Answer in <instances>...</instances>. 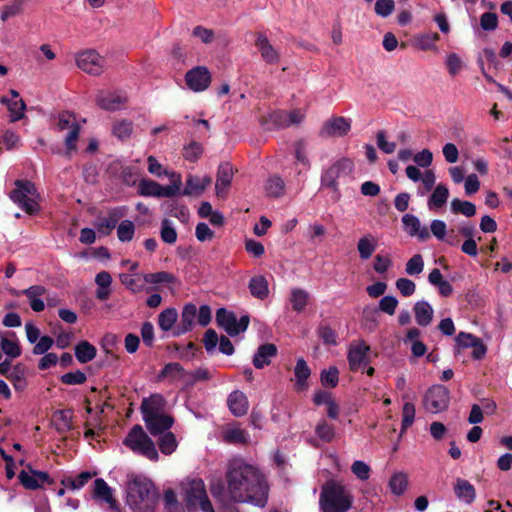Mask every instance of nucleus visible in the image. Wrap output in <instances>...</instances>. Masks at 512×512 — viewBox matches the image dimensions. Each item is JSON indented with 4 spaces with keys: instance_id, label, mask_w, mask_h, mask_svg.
<instances>
[{
    "instance_id": "6e6552de",
    "label": "nucleus",
    "mask_w": 512,
    "mask_h": 512,
    "mask_svg": "<svg viewBox=\"0 0 512 512\" xmlns=\"http://www.w3.org/2000/svg\"><path fill=\"white\" fill-rule=\"evenodd\" d=\"M450 402V392L442 385H434L424 395V408L433 414L444 411Z\"/></svg>"
},
{
    "instance_id": "f257e3e1",
    "label": "nucleus",
    "mask_w": 512,
    "mask_h": 512,
    "mask_svg": "<svg viewBox=\"0 0 512 512\" xmlns=\"http://www.w3.org/2000/svg\"><path fill=\"white\" fill-rule=\"evenodd\" d=\"M227 491L234 502L264 507L268 500V485L260 472L242 460L229 463L226 473Z\"/></svg>"
},
{
    "instance_id": "dca6fc26",
    "label": "nucleus",
    "mask_w": 512,
    "mask_h": 512,
    "mask_svg": "<svg viewBox=\"0 0 512 512\" xmlns=\"http://www.w3.org/2000/svg\"><path fill=\"white\" fill-rule=\"evenodd\" d=\"M18 478L20 483L30 490H35L41 488L44 484L52 483L48 473L37 470H31L30 473L21 471Z\"/></svg>"
},
{
    "instance_id": "f3484780",
    "label": "nucleus",
    "mask_w": 512,
    "mask_h": 512,
    "mask_svg": "<svg viewBox=\"0 0 512 512\" xmlns=\"http://www.w3.org/2000/svg\"><path fill=\"white\" fill-rule=\"evenodd\" d=\"M47 289L42 285H33L21 292L15 291V295L24 294L29 301L30 307L34 312H41L45 308L44 300Z\"/></svg>"
},
{
    "instance_id": "79ce46f5",
    "label": "nucleus",
    "mask_w": 512,
    "mask_h": 512,
    "mask_svg": "<svg viewBox=\"0 0 512 512\" xmlns=\"http://www.w3.org/2000/svg\"><path fill=\"white\" fill-rule=\"evenodd\" d=\"M178 313L174 308H167L163 310L158 317V325L163 331L172 329L177 321Z\"/></svg>"
},
{
    "instance_id": "c9c22d12",
    "label": "nucleus",
    "mask_w": 512,
    "mask_h": 512,
    "mask_svg": "<svg viewBox=\"0 0 512 512\" xmlns=\"http://www.w3.org/2000/svg\"><path fill=\"white\" fill-rule=\"evenodd\" d=\"M171 183L167 186L160 185V197H174L182 194V178L181 175L176 172L170 173Z\"/></svg>"
},
{
    "instance_id": "de8ad7c7",
    "label": "nucleus",
    "mask_w": 512,
    "mask_h": 512,
    "mask_svg": "<svg viewBox=\"0 0 512 512\" xmlns=\"http://www.w3.org/2000/svg\"><path fill=\"white\" fill-rule=\"evenodd\" d=\"M135 225L130 220H123L117 227V236L121 242H129L133 239Z\"/></svg>"
},
{
    "instance_id": "052dcab7",
    "label": "nucleus",
    "mask_w": 512,
    "mask_h": 512,
    "mask_svg": "<svg viewBox=\"0 0 512 512\" xmlns=\"http://www.w3.org/2000/svg\"><path fill=\"white\" fill-rule=\"evenodd\" d=\"M351 471L359 480L365 481L370 477L371 469L365 462L356 460L351 466Z\"/></svg>"
},
{
    "instance_id": "09e8293b",
    "label": "nucleus",
    "mask_w": 512,
    "mask_h": 512,
    "mask_svg": "<svg viewBox=\"0 0 512 512\" xmlns=\"http://www.w3.org/2000/svg\"><path fill=\"white\" fill-rule=\"evenodd\" d=\"M7 108L10 112V121L16 122L24 117L26 104L22 99L11 100Z\"/></svg>"
},
{
    "instance_id": "a18cd8bd",
    "label": "nucleus",
    "mask_w": 512,
    "mask_h": 512,
    "mask_svg": "<svg viewBox=\"0 0 512 512\" xmlns=\"http://www.w3.org/2000/svg\"><path fill=\"white\" fill-rule=\"evenodd\" d=\"M408 486V477L405 473H396L394 474L390 481H389V487L391 491L396 495L403 494Z\"/></svg>"
},
{
    "instance_id": "ddd939ff",
    "label": "nucleus",
    "mask_w": 512,
    "mask_h": 512,
    "mask_svg": "<svg viewBox=\"0 0 512 512\" xmlns=\"http://www.w3.org/2000/svg\"><path fill=\"white\" fill-rule=\"evenodd\" d=\"M350 129L351 122L349 119L342 116H336L325 122L320 134L323 137H343L350 131Z\"/></svg>"
},
{
    "instance_id": "c85d7f7f",
    "label": "nucleus",
    "mask_w": 512,
    "mask_h": 512,
    "mask_svg": "<svg viewBox=\"0 0 512 512\" xmlns=\"http://www.w3.org/2000/svg\"><path fill=\"white\" fill-rule=\"evenodd\" d=\"M277 349L274 344H264L261 345L256 354L253 357V365L257 369H261L264 366L270 364V359L274 356H276Z\"/></svg>"
},
{
    "instance_id": "774afa93",
    "label": "nucleus",
    "mask_w": 512,
    "mask_h": 512,
    "mask_svg": "<svg viewBox=\"0 0 512 512\" xmlns=\"http://www.w3.org/2000/svg\"><path fill=\"white\" fill-rule=\"evenodd\" d=\"M398 306V300L394 296H384L379 301V309L387 313L388 315H393L396 311V308Z\"/></svg>"
},
{
    "instance_id": "b1692460",
    "label": "nucleus",
    "mask_w": 512,
    "mask_h": 512,
    "mask_svg": "<svg viewBox=\"0 0 512 512\" xmlns=\"http://www.w3.org/2000/svg\"><path fill=\"white\" fill-rule=\"evenodd\" d=\"M196 315L197 308L194 304L185 305L181 313L180 322L174 330V335L179 336L190 331Z\"/></svg>"
},
{
    "instance_id": "4c0bfd02",
    "label": "nucleus",
    "mask_w": 512,
    "mask_h": 512,
    "mask_svg": "<svg viewBox=\"0 0 512 512\" xmlns=\"http://www.w3.org/2000/svg\"><path fill=\"white\" fill-rule=\"evenodd\" d=\"M75 356L80 363H87L95 358L96 348L89 342L82 341L75 347Z\"/></svg>"
},
{
    "instance_id": "3c124183",
    "label": "nucleus",
    "mask_w": 512,
    "mask_h": 512,
    "mask_svg": "<svg viewBox=\"0 0 512 512\" xmlns=\"http://www.w3.org/2000/svg\"><path fill=\"white\" fill-rule=\"evenodd\" d=\"M143 279L151 284L174 283L176 281V278L171 273L165 271L144 274Z\"/></svg>"
},
{
    "instance_id": "e433bc0d",
    "label": "nucleus",
    "mask_w": 512,
    "mask_h": 512,
    "mask_svg": "<svg viewBox=\"0 0 512 512\" xmlns=\"http://www.w3.org/2000/svg\"><path fill=\"white\" fill-rule=\"evenodd\" d=\"M7 379L16 391H24L27 387L26 373L22 365H16L9 373Z\"/></svg>"
},
{
    "instance_id": "9b49d317",
    "label": "nucleus",
    "mask_w": 512,
    "mask_h": 512,
    "mask_svg": "<svg viewBox=\"0 0 512 512\" xmlns=\"http://www.w3.org/2000/svg\"><path fill=\"white\" fill-rule=\"evenodd\" d=\"M211 80V73L205 66L194 67L187 71L185 75L187 86L194 92H202L206 90L209 87Z\"/></svg>"
},
{
    "instance_id": "473e14b6",
    "label": "nucleus",
    "mask_w": 512,
    "mask_h": 512,
    "mask_svg": "<svg viewBox=\"0 0 512 512\" xmlns=\"http://www.w3.org/2000/svg\"><path fill=\"white\" fill-rule=\"evenodd\" d=\"M456 496L465 503H471L474 501L476 493L472 484L467 480L457 479L455 484Z\"/></svg>"
},
{
    "instance_id": "4be33fe9",
    "label": "nucleus",
    "mask_w": 512,
    "mask_h": 512,
    "mask_svg": "<svg viewBox=\"0 0 512 512\" xmlns=\"http://www.w3.org/2000/svg\"><path fill=\"white\" fill-rule=\"evenodd\" d=\"M147 430L152 436H157L167 432L173 425L174 419L173 417L163 413L159 415H154L153 419L149 421H144Z\"/></svg>"
},
{
    "instance_id": "412c9836",
    "label": "nucleus",
    "mask_w": 512,
    "mask_h": 512,
    "mask_svg": "<svg viewBox=\"0 0 512 512\" xmlns=\"http://www.w3.org/2000/svg\"><path fill=\"white\" fill-rule=\"evenodd\" d=\"M93 498L97 501L107 503L112 509L117 506L116 499L113 496L112 488L102 478H98L94 481Z\"/></svg>"
},
{
    "instance_id": "5701e85b",
    "label": "nucleus",
    "mask_w": 512,
    "mask_h": 512,
    "mask_svg": "<svg viewBox=\"0 0 512 512\" xmlns=\"http://www.w3.org/2000/svg\"><path fill=\"white\" fill-rule=\"evenodd\" d=\"M227 404L230 412L236 417L245 415L249 408V402L246 395L239 390L233 391L228 396Z\"/></svg>"
},
{
    "instance_id": "0eeeda50",
    "label": "nucleus",
    "mask_w": 512,
    "mask_h": 512,
    "mask_svg": "<svg viewBox=\"0 0 512 512\" xmlns=\"http://www.w3.org/2000/svg\"><path fill=\"white\" fill-rule=\"evenodd\" d=\"M75 62L83 72L98 76L105 70V59L94 49H85L75 55Z\"/></svg>"
},
{
    "instance_id": "69168bd1",
    "label": "nucleus",
    "mask_w": 512,
    "mask_h": 512,
    "mask_svg": "<svg viewBox=\"0 0 512 512\" xmlns=\"http://www.w3.org/2000/svg\"><path fill=\"white\" fill-rule=\"evenodd\" d=\"M480 26L483 30L493 31L498 26V18L495 13L486 12L480 17Z\"/></svg>"
},
{
    "instance_id": "72a5a7b5",
    "label": "nucleus",
    "mask_w": 512,
    "mask_h": 512,
    "mask_svg": "<svg viewBox=\"0 0 512 512\" xmlns=\"http://www.w3.org/2000/svg\"><path fill=\"white\" fill-rule=\"evenodd\" d=\"M143 274L140 273H134V274H128V273H122L120 274L119 278L121 283L129 289L133 293L141 292L144 289V279Z\"/></svg>"
},
{
    "instance_id": "6e6d98bb",
    "label": "nucleus",
    "mask_w": 512,
    "mask_h": 512,
    "mask_svg": "<svg viewBox=\"0 0 512 512\" xmlns=\"http://www.w3.org/2000/svg\"><path fill=\"white\" fill-rule=\"evenodd\" d=\"M316 435L325 442H331L335 437V431L332 425L326 421H320L315 427Z\"/></svg>"
},
{
    "instance_id": "603ef678",
    "label": "nucleus",
    "mask_w": 512,
    "mask_h": 512,
    "mask_svg": "<svg viewBox=\"0 0 512 512\" xmlns=\"http://www.w3.org/2000/svg\"><path fill=\"white\" fill-rule=\"evenodd\" d=\"M439 40L438 33H428L421 35L416 39V47L422 51H427L435 48V43Z\"/></svg>"
},
{
    "instance_id": "864d4df0",
    "label": "nucleus",
    "mask_w": 512,
    "mask_h": 512,
    "mask_svg": "<svg viewBox=\"0 0 512 512\" xmlns=\"http://www.w3.org/2000/svg\"><path fill=\"white\" fill-rule=\"evenodd\" d=\"M424 269V260L420 254H415L411 257L405 266V272L410 275H419Z\"/></svg>"
},
{
    "instance_id": "f03ea898",
    "label": "nucleus",
    "mask_w": 512,
    "mask_h": 512,
    "mask_svg": "<svg viewBox=\"0 0 512 512\" xmlns=\"http://www.w3.org/2000/svg\"><path fill=\"white\" fill-rule=\"evenodd\" d=\"M157 490L148 478L129 475L126 482V502L134 512H155L158 503Z\"/></svg>"
},
{
    "instance_id": "9d476101",
    "label": "nucleus",
    "mask_w": 512,
    "mask_h": 512,
    "mask_svg": "<svg viewBox=\"0 0 512 512\" xmlns=\"http://www.w3.org/2000/svg\"><path fill=\"white\" fill-rule=\"evenodd\" d=\"M353 163L349 159H342L329 167L322 175V185L333 189L337 188V180L350 175Z\"/></svg>"
},
{
    "instance_id": "c756f323",
    "label": "nucleus",
    "mask_w": 512,
    "mask_h": 512,
    "mask_svg": "<svg viewBox=\"0 0 512 512\" xmlns=\"http://www.w3.org/2000/svg\"><path fill=\"white\" fill-rule=\"evenodd\" d=\"M250 293L253 297L264 300L269 295L268 281L264 276H254L248 284Z\"/></svg>"
},
{
    "instance_id": "a211bd4d",
    "label": "nucleus",
    "mask_w": 512,
    "mask_h": 512,
    "mask_svg": "<svg viewBox=\"0 0 512 512\" xmlns=\"http://www.w3.org/2000/svg\"><path fill=\"white\" fill-rule=\"evenodd\" d=\"M212 179L209 176L202 178L189 174L186 178V185L182 191L184 196H201L208 186H210Z\"/></svg>"
},
{
    "instance_id": "7ed1b4c3",
    "label": "nucleus",
    "mask_w": 512,
    "mask_h": 512,
    "mask_svg": "<svg viewBox=\"0 0 512 512\" xmlns=\"http://www.w3.org/2000/svg\"><path fill=\"white\" fill-rule=\"evenodd\" d=\"M352 503L353 495L342 483L329 480L322 486L319 498L321 512H347Z\"/></svg>"
},
{
    "instance_id": "f704fd0d",
    "label": "nucleus",
    "mask_w": 512,
    "mask_h": 512,
    "mask_svg": "<svg viewBox=\"0 0 512 512\" xmlns=\"http://www.w3.org/2000/svg\"><path fill=\"white\" fill-rule=\"evenodd\" d=\"M449 190L443 184H438L428 199L429 209H440L448 200Z\"/></svg>"
},
{
    "instance_id": "ea45409f",
    "label": "nucleus",
    "mask_w": 512,
    "mask_h": 512,
    "mask_svg": "<svg viewBox=\"0 0 512 512\" xmlns=\"http://www.w3.org/2000/svg\"><path fill=\"white\" fill-rule=\"evenodd\" d=\"M309 301V293L301 288H294L291 291L290 302L296 312H302Z\"/></svg>"
},
{
    "instance_id": "680f3d73",
    "label": "nucleus",
    "mask_w": 512,
    "mask_h": 512,
    "mask_svg": "<svg viewBox=\"0 0 512 512\" xmlns=\"http://www.w3.org/2000/svg\"><path fill=\"white\" fill-rule=\"evenodd\" d=\"M396 288L399 290L401 295L409 297L415 293L416 284L408 278H399L396 280Z\"/></svg>"
},
{
    "instance_id": "1a4fd4ad",
    "label": "nucleus",
    "mask_w": 512,
    "mask_h": 512,
    "mask_svg": "<svg viewBox=\"0 0 512 512\" xmlns=\"http://www.w3.org/2000/svg\"><path fill=\"white\" fill-rule=\"evenodd\" d=\"M216 322L220 327L224 328L230 336H236L247 329L249 317L245 315L238 320L234 313L220 308L216 312Z\"/></svg>"
},
{
    "instance_id": "a878e982",
    "label": "nucleus",
    "mask_w": 512,
    "mask_h": 512,
    "mask_svg": "<svg viewBox=\"0 0 512 512\" xmlns=\"http://www.w3.org/2000/svg\"><path fill=\"white\" fill-rule=\"evenodd\" d=\"M378 241L374 235L367 233L359 238L357 251L362 260H368L377 249Z\"/></svg>"
},
{
    "instance_id": "a19ab883",
    "label": "nucleus",
    "mask_w": 512,
    "mask_h": 512,
    "mask_svg": "<svg viewBox=\"0 0 512 512\" xmlns=\"http://www.w3.org/2000/svg\"><path fill=\"white\" fill-rule=\"evenodd\" d=\"M223 438L226 442L232 444H246L249 441L248 433L239 427L227 429L223 434Z\"/></svg>"
},
{
    "instance_id": "58836bf2",
    "label": "nucleus",
    "mask_w": 512,
    "mask_h": 512,
    "mask_svg": "<svg viewBox=\"0 0 512 512\" xmlns=\"http://www.w3.org/2000/svg\"><path fill=\"white\" fill-rule=\"evenodd\" d=\"M158 446L160 451L165 455H171L178 447V442L172 432H164L160 434L158 439Z\"/></svg>"
},
{
    "instance_id": "4468645a",
    "label": "nucleus",
    "mask_w": 512,
    "mask_h": 512,
    "mask_svg": "<svg viewBox=\"0 0 512 512\" xmlns=\"http://www.w3.org/2000/svg\"><path fill=\"white\" fill-rule=\"evenodd\" d=\"M234 177L233 167L230 163H221L217 170L215 191L218 197H226Z\"/></svg>"
},
{
    "instance_id": "393cba45",
    "label": "nucleus",
    "mask_w": 512,
    "mask_h": 512,
    "mask_svg": "<svg viewBox=\"0 0 512 512\" xmlns=\"http://www.w3.org/2000/svg\"><path fill=\"white\" fill-rule=\"evenodd\" d=\"M95 283L97 285V289L95 292V296L100 301L107 300L111 293V284H112V277L109 272L107 271H101L95 276Z\"/></svg>"
},
{
    "instance_id": "4d7b16f0",
    "label": "nucleus",
    "mask_w": 512,
    "mask_h": 512,
    "mask_svg": "<svg viewBox=\"0 0 512 512\" xmlns=\"http://www.w3.org/2000/svg\"><path fill=\"white\" fill-rule=\"evenodd\" d=\"M160 235L161 239L167 244H174L177 240V232L167 219L162 221Z\"/></svg>"
},
{
    "instance_id": "bb28decb",
    "label": "nucleus",
    "mask_w": 512,
    "mask_h": 512,
    "mask_svg": "<svg viewBox=\"0 0 512 512\" xmlns=\"http://www.w3.org/2000/svg\"><path fill=\"white\" fill-rule=\"evenodd\" d=\"M413 311L418 325L426 327L432 322L434 310L427 301L416 302Z\"/></svg>"
},
{
    "instance_id": "5fc2aeb1",
    "label": "nucleus",
    "mask_w": 512,
    "mask_h": 512,
    "mask_svg": "<svg viewBox=\"0 0 512 512\" xmlns=\"http://www.w3.org/2000/svg\"><path fill=\"white\" fill-rule=\"evenodd\" d=\"M203 153V147L199 142L192 141L184 147L183 156L190 162H196Z\"/></svg>"
},
{
    "instance_id": "2f4dec72",
    "label": "nucleus",
    "mask_w": 512,
    "mask_h": 512,
    "mask_svg": "<svg viewBox=\"0 0 512 512\" xmlns=\"http://www.w3.org/2000/svg\"><path fill=\"white\" fill-rule=\"evenodd\" d=\"M73 412L71 410H58L53 413L52 421L61 433H65L72 429Z\"/></svg>"
},
{
    "instance_id": "f8f14e48",
    "label": "nucleus",
    "mask_w": 512,
    "mask_h": 512,
    "mask_svg": "<svg viewBox=\"0 0 512 512\" xmlns=\"http://www.w3.org/2000/svg\"><path fill=\"white\" fill-rule=\"evenodd\" d=\"M370 347L363 341L357 340L350 344L348 362L351 370H358L369 363Z\"/></svg>"
},
{
    "instance_id": "aec40b11",
    "label": "nucleus",
    "mask_w": 512,
    "mask_h": 512,
    "mask_svg": "<svg viewBox=\"0 0 512 512\" xmlns=\"http://www.w3.org/2000/svg\"><path fill=\"white\" fill-rule=\"evenodd\" d=\"M256 47L258 48L262 59L268 64H277L280 60V54L278 50L270 43L268 38L259 34L257 36Z\"/></svg>"
},
{
    "instance_id": "39448f33",
    "label": "nucleus",
    "mask_w": 512,
    "mask_h": 512,
    "mask_svg": "<svg viewBox=\"0 0 512 512\" xmlns=\"http://www.w3.org/2000/svg\"><path fill=\"white\" fill-rule=\"evenodd\" d=\"M189 509L199 507L203 512H215L200 478H187L180 484Z\"/></svg>"
},
{
    "instance_id": "bf43d9fd",
    "label": "nucleus",
    "mask_w": 512,
    "mask_h": 512,
    "mask_svg": "<svg viewBox=\"0 0 512 512\" xmlns=\"http://www.w3.org/2000/svg\"><path fill=\"white\" fill-rule=\"evenodd\" d=\"M415 406L412 403L406 402L402 408V432L407 430L414 422L415 419Z\"/></svg>"
},
{
    "instance_id": "cd10ccee",
    "label": "nucleus",
    "mask_w": 512,
    "mask_h": 512,
    "mask_svg": "<svg viewBox=\"0 0 512 512\" xmlns=\"http://www.w3.org/2000/svg\"><path fill=\"white\" fill-rule=\"evenodd\" d=\"M294 374L295 390L298 392L305 391L307 389V380L310 377L311 371L303 358L297 360L294 368Z\"/></svg>"
},
{
    "instance_id": "6ab92c4d",
    "label": "nucleus",
    "mask_w": 512,
    "mask_h": 512,
    "mask_svg": "<svg viewBox=\"0 0 512 512\" xmlns=\"http://www.w3.org/2000/svg\"><path fill=\"white\" fill-rule=\"evenodd\" d=\"M402 223L405 231L412 237H417L421 241H425L430 237L427 227L422 226L420 220L412 215L405 214L402 217Z\"/></svg>"
},
{
    "instance_id": "13d9d810",
    "label": "nucleus",
    "mask_w": 512,
    "mask_h": 512,
    "mask_svg": "<svg viewBox=\"0 0 512 512\" xmlns=\"http://www.w3.org/2000/svg\"><path fill=\"white\" fill-rule=\"evenodd\" d=\"M1 349L11 358H17L21 355V348L18 343L5 337L1 338Z\"/></svg>"
},
{
    "instance_id": "c03bdc74",
    "label": "nucleus",
    "mask_w": 512,
    "mask_h": 512,
    "mask_svg": "<svg viewBox=\"0 0 512 512\" xmlns=\"http://www.w3.org/2000/svg\"><path fill=\"white\" fill-rule=\"evenodd\" d=\"M125 102V99L119 96L107 94V95H99L97 97V104L105 109V110H116L118 109L123 103Z\"/></svg>"
},
{
    "instance_id": "0e129e2a",
    "label": "nucleus",
    "mask_w": 512,
    "mask_h": 512,
    "mask_svg": "<svg viewBox=\"0 0 512 512\" xmlns=\"http://www.w3.org/2000/svg\"><path fill=\"white\" fill-rule=\"evenodd\" d=\"M86 379V375L80 370L68 372L61 376V381L67 385L83 384Z\"/></svg>"
},
{
    "instance_id": "e2e57ef3",
    "label": "nucleus",
    "mask_w": 512,
    "mask_h": 512,
    "mask_svg": "<svg viewBox=\"0 0 512 512\" xmlns=\"http://www.w3.org/2000/svg\"><path fill=\"white\" fill-rule=\"evenodd\" d=\"M338 375V369L336 367H330L321 372V382L325 386L335 387L338 384Z\"/></svg>"
},
{
    "instance_id": "423d86ee",
    "label": "nucleus",
    "mask_w": 512,
    "mask_h": 512,
    "mask_svg": "<svg viewBox=\"0 0 512 512\" xmlns=\"http://www.w3.org/2000/svg\"><path fill=\"white\" fill-rule=\"evenodd\" d=\"M16 188L11 192L10 198L28 214H35L39 210L36 188L30 181H16Z\"/></svg>"
},
{
    "instance_id": "49530a36",
    "label": "nucleus",
    "mask_w": 512,
    "mask_h": 512,
    "mask_svg": "<svg viewBox=\"0 0 512 512\" xmlns=\"http://www.w3.org/2000/svg\"><path fill=\"white\" fill-rule=\"evenodd\" d=\"M138 192L142 196H152L160 198V184L149 179H142L139 182Z\"/></svg>"
},
{
    "instance_id": "2eb2a0df",
    "label": "nucleus",
    "mask_w": 512,
    "mask_h": 512,
    "mask_svg": "<svg viewBox=\"0 0 512 512\" xmlns=\"http://www.w3.org/2000/svg\"><path fill=\"white\" fill-rule=\"evenodd\" d=\"M165 403V399L159 394H154L149 398L143 399L140 407L143 421L150 422L154 415L163 414Z\"/></svg>"
},
{
    "instance_id": "338daca9",
    "label": "nucleus",
    "mask_w": 512,
    "mask_h": 512,
    "mask_svg": "<svg viewBox=\"0 0 512 512\" xmlns=\"http://www.w3.org/2000/svg\"><path fill=\"white\" fill-rule=\"evenodd\" d=\"M394 8V0H377L375 3V12L381 17H388Z\"/></svg>"
},
{
    "instance_id": "8fccbe9b",
    "label": "nucleus",
    "mask_w": 512,
    "mask_h": 512,
    "mask_svg": "<svg viewBox=\"0 0 512 512\" xmlns=\"http://www.w3.org/2000/svg\"><path fill=\"white\" fill-rule=\"evenodd\" d=\"M24 0H16L11 4L5 5L1 10V20L3 22L22 13Z\"/></svg>"
},
{
    "instance_id": "37998d69",
    "label": "nucleus",
    "mask_w": 512,
    "mask_h": 512,
    "mask_svg": "<svg viewBox=\"0 0 512 512\" xmlns=\"http://www.w3.org/2000/svg\"><path fill=\"white\" fill-rule=\"evenodd\" d=\"M451 211L455 214H462L466 217H472L476 213V207L472 202L455 198L451 201Z\"/></svg>"
},
{
    "instance_id": "7c9ffc66",
    "label": "nucleus",
    "mask_w": 512,
    "mask_h": 512,
    "mask_svg": "<svg viewBox=\"0 0 512 512\" xmlns=\"http://www.w3.org/2000/svg\"><path fill=\"white\" fill-rule=\"evenodd\" d=\"M264 190L268 197L280 198L285 193V182L280 176L272 175L266 180Z\"/></svg>"
},
{
    "instance_id": "20e7f679",
    "label": "nucleus",
    "mask_w": 512,
    "mask_h": 512,
    "mask_svg": "<svg viewBox=\"0 0 512 512\" xmlns=\"http://www.w3.org/2000/svg\"><path fill=\"white\" fill-rule=\"evenodd\" d=\"M123 444L136 454L150 461L157 462L159 453L154 441L148 436L141 425H134L123 440Z\"/></svg>"
}]
</instances>
